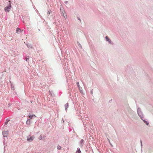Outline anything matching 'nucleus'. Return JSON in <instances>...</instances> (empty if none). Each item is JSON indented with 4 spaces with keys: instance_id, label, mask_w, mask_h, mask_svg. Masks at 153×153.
I'll return each instance as SVG.
<instances>
[{
    "instance_id": "1",
    "label": "nucleus",
    "mask_w": 153,
    "mask_h": 153,
    "mask_svg": "<svg viewBox=\"0 0 153 153\" xmlns=\"http://www.w3.org/2000/svg\"><path fill=\"white\" fill-rule=\"evenodd\" d=\"M11 7V4H10L9 6H8L5 7L4 8L5 11L6 12H9Z\"/></svg>"
},
{
    "instance_id": "2",
    "label": "nucleus",
    "mask_w": 153,
    "mask_h": 153,
    "mask_svg": "<svg viewBox=\"0 0 153 153\" xmlns=\"http://www.w3.org/2000/svg\"><path fill=\"white\" fill-rule=\"evenodd\" d=\"M35 138L34 136H32L30 137L28 136L27 137V140L28 141L30 142L32 141Z\"/></svg>"
},
{
    "instance_id": "3",
    "label": "nucleus",
    "mask_w": 153,
    "mask_h": 153,
    "mask_svg": "<svg viewBox=\"0 0 153 153\" xmlns=\"http://www.w3.org/2000/svg\"><path fill=\"white\" fill-rule=\"evenodd\" d=\"M3 135L4 137H7L8 135V132L7 131H4L3 132Z\"/></svg>"
},
{
    "instance_id": "4",
    "label": "nucleus",
    "mask_w": 153,
    "mask_h": 153,
    "mask_svg": "<svg viewBox=\"0 0 153 153\" xmlns=\"http://www.w3.org/2000/svg\"><path fill=\"white\" fill-rule=\"evenodd\" d=\"M31 123V120L28 119L27 120L26 123L27 125H30Z\"/></svg>"
},
{
    "instance_id": "5",
    "label": "nucleus",
    "mask_w": 153,
    "mask_h": 153,
    "mask_svg": "<svg viewBox=\"0 0 153 153\" xmlns=\"http://www.w3.org/2000/svg\"><path fill=\"white\" fill-rule=\"evenodd\" d=\"M105 38L107 41H108L109 42V43H111V41L110 40V39H109V38L107 36H106Z\"/></svg>"
},
{
    "instance_id": "6",
    "label": "nucleus",
    "mask_w": 153,
    "mask_h": 153,
    "mask_svg": "<svg viewBox=\"0 0 153 153\" xmlns=\"http://www.w3.org/2000/svg\"><path fill=\"white\" fill-rule=\"evenodd\" d=\"M30 119H31L33 117H36V116L35 115H30L29 116Z\"/></svg>"
},
{
    "instance_id": "7",
    "label": "nucleus",
    "mask_w": 153,
    "mask_h": 153,
    "mask_svg": "<svg viewBox=\"0 0 153 153\" xmlns=\"http://www.w3.org/2000/svg\"><path fill=\"white\" fill-rule=\"evenodd\" d=\"M76 153H81L80 149L79 148H77V151Z\"/></svg>"
},
{
    "instance_id": "8",
    "label": "nucleus",
    "mask_w": 153,
    "mask_h": 153,
    "mask_svg": "<svg viewBox=\"0 0 153 153\" xmlns=\"http://www.w3.org/2000/svg\"><path fill=\"white\" fill-rule=\"evenodd\" d=\"M68 106H69V105H68V103H66L65 105V110L66 111H67V108H68Z\"/></svg>"
},
{
    "instance_id": "9",
    "label": "nucleus",
    "mask_w": 153,
    "mask_h": 153,
    "mask_svg": "<svg viewBox=\"0 0 153 153\" xmlns=\"http://www.w3.org/2000/svg\"><path fill=\"white\" fill-rule=\"evenodd\" d=\"M61 148H62L59 145H58L57 146V148L58 149L60 150L61 149Z\"/></svg>"
},
{
    "instance_id": "10",
    "label": "nucleus",
    "mask_w": 153,
    "mask_h": 153,
    "mask_svg": "<svg viewBox=\"0 0 153 153\" xmlns=\"http://www.w3.org/2000/svg\"><path fill=\"white\" fill-rule=\"evenodd\" d=\"M20 31V30L18 28H17L16 29V31L17 33H18Z\"/></svg>"
},
{
    "instance_id": "11",
    "label": "nucleus",
    "mask_w": 153,
    "mask_h": 153,
    "mask_svg": "<svg viewBox=\"0 0 153 153\" xmlns=\"http://www.w3.org/2000/svg\"><path fill=\"white\" fill-rule=\"evenodd\" d=\"M39 140H42V135H40L39 137Z\"/></svg>"
},
{
    "instance_id": "12",
    "label": "nucleus",
    "mask_w": 153,
    "mask_h": 153,
    "mask_svg": "<svg viewBox=\"0 0 153 153\" xmlns=\"http://www.w3.org/2000/svg\"><path fill=\"white\" fill-rule=\"evenodd\" d=\"M76 84H77V85L78 87L79 88H80V86H79V82H77Z\"/></svg>"
},
{
    "instance_id": "13",
    "label": "nucleus",
    "mask_w": 153,
    "mask_h": 153,
    "mask_svg": "<svg viewBox=\"0 0 153 153\" xmlns=\"http://www.w3.org/2000/svg\"><path fill=\"white\" fill-rule=\"evenodd\" d=\"M83 140H81V142H83Z\"/></svg>"
},
{
    "instance_id": "14",
    "label": "nucleus",
    "mask_w": 153,
    "mask_h": 153,
    "mask_svg": "<svg viewBox=\"0 0 153 153\" xmlns=\"http://www.w3.org/2000/svg\"><path fill=\"white\" fill-rule=\"evenodd\" d=\"M29 59H26V61H27V60L28 59V60Z\"/></svg>"
},
{
    "instance_id": "15",
    "label": "nucleus",
    "mask_w": 153,
    "mask_h": 153,
    "mask_svg": "<svg viewBox=\"0 0 153 153\" xmlns=\"http://www.w3.org/2000/svg\"><path fill=\"white\" fill-rule=\"evenodd\" d=\"M79 19V20L80 21H81V20H80V18H79V19Z\"/></svg>"
}]
</instances>
